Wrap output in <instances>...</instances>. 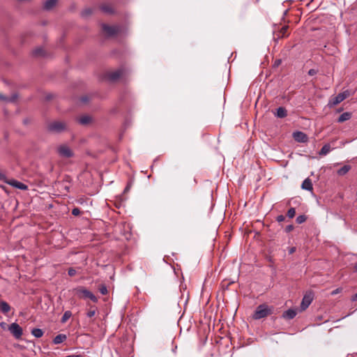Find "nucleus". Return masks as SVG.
<instances>
[{"instance_id": "1", "label": "nucleus", "mask_w": 357, "mask_h": 357, "mask_svg": "<svg viewBox=\"0 0 357 357\" xmlns=\"http://www.w3.org/2000/svg\"><path fill=\"white\" fill-rule=\"evenodd\" d=\"M353 93H354L351 92L349 90H345L343 92L340 93L336 96L332 97L328 101V106L329 107H333L342 102L344 100L349 97Z\"/></svg>"}, {"instance_id": "2", "label": "nucleus", "mask_w": 357, "mask_h": 357, "mask_svg": "<svg viewBox=\"0 0 357 357\" xmlns=\"http://www.w3.org/2000/svg\"><path fill=\"white\" fill-rule=\"evenodd\" d=\"M67 128V126L65 122L63 121H53L48 124L47 130L48 131L54 133H60Z\"/></svg>"}, {"instance_id": "3", "label": "nucleus", "mask_w": 357, "mask_h": 357, "mask_svg": "<svg viewBox=\"0 0 357 357\" xmlns=\"http://www.w3.org/2000/svg\"><path fill=\"white\" fill-rule=\"evenodd\" d=\"M271 313V309L266 305H259L255 310L252 317L255 319H260L266 317Z\"/></svg>"}, {"instance_id": "4", "label": "nucleus", "mask_w": 357, "mask_h": 357, "mask_svg": "<svg viewBox=\"0 0 357 357\" xmlns=\"http://www.w3.org/2000/svg\"><path fill=\"white\" fill-rule=\"evenodd\" d=\"M75 291L77 296L82 298H89L94 303L98 302V298L92 292L85 288L78 287L75 289Z\"/></svg>"}, {"instance_id": "5", "label": "nucleus", "mask_w": 357, "mask_h": 357, "mask_svg": "<svg viewBox=\"0 0 357 357\" xmlns=\"http://www.w3.org/2000/svg\"><path fill=\"white\" fill-rule=\"evenodd\" d=\"M57 152L62 158H69L73 156V152L66 144H61L57 147Z\"/></svg>"}, {"instance_id": "6", "label": "nucleus", "mask_w": 357, "mask_h": 357, "mask_svg": "<svg viewBox=\"0 0 357 357\" xmlns=\"http://www.w3.org/2000/svg\"><path fill=\"white\" fill-rule=\"evenodd\" d=\"M8 331L15 337V339L21 338L23 334L22 327L17 323H12L8 326Z\"/></svg>"}, {"instance_id": "7", "label": "nucleus", "mask_w": 357, "mask_h": 357, "mask_svg": "<svg viewBox=\"0 0 357 357\" xmlns=\"http://www.w3.org/2000/svg\"><path fill=\"white\" fill-rule=\"evenodd\" d=\"M313 300V294L312 293L310 292L308 294H306L304 295L301 304V308L303 310H305L307 309L309 305L311 304Z\"/></svg>"}, {"instance_id": "8", "label": "nucleus", "mask_w": 357, "mask_h": 357, "mask_svg": "<svg viewBox=\"0 0 357 357\" xmlns=\"http://www.w3.org/2000/svg\"><path fill=\"white\" fill-rule=\"evenodd\" d=\"M126 72V69L124 68H120L118 70L109 73L108 74V78L110 81H116L119 78L121 77Z\"/></svg>"}, {"instance_id": "9", "label": "nucleus", "mask_w": 357, "mask_h": 357, "mask_svg": "<svg viewBox=\"0 0 357 357\" xmlns=\"http://www.w3.org/2000/svg\"><path fill=\"white\" fill-rule=\"evenodd\" d=\"M102 30L109 36L116 34L119 31V27L117 26H109L107 24H102Z\"/></svg>"}, {"instance_id": "10", "label": "nucleus", "mask_w": 357, "mask_h": 357, "mask_svg": "<svg viewBox=\"0 0 357 357\" xmlns=\"http://www.w3.org/2000/svg\"><path fill=\"white\" fill-rule=\"evenodd\" d=\"M6 182L8 185L20 190H26L28 189V186L26 185L15 179H11Z\"/></svg>"}, {"instance_id": "11", "label": "nucleus", "mask_w": 357, "mask_h": 357, "mask_svg": "<svg viewBox=\"0 0 357 357\" xmlns=\"http://www.w3.org/2000/svg\"><path fill=\"white\" fill-rule=\"evenodd\" d=\"M294 139L298 142H305L307 141V136L301 131H296L293 133Z\"/></svg>"}, {"instance_id": "12", "label": "nucleus", "mask_w": 357, "mask_h": 357, "mask_svg": "<svg viewBox=\"0 0 357 357\" xmlns=\"http://www.w3.org/2000/svg\"><path fill=\"white\" fill-rule=\"evenodd\" d=\"M297 314V312L294 309H289L284 312L283 317L287 319H294Z\"/></svg>"}, {"instance_id": "13", "label": "nucleus", "mask_w": 357, "mask_h": 357, "mask_svg": "<svg viewBox=\"0 0 357 357\" xmlns=\"http://www.w3.org/2000/svg\"><path fill=\"white\" fill-rule=\"evenodd\" d=\"M301 188L303 190H305L307 191H312L313 188H312V183L311 180L308 178H305L302 183Z\"/></svg>"}, {"instance_id": "14", "label": "nucleus", "mask_w": 357, "mask_h": 357, "mask_svg": "<svg viewBox=\"0 0 357 357\" xmlns=\"http://www.w3.org/2000/svg\"><path fill=\"white\" fill-rule=\"evenodd\" d=\"M334 148H331L330 144H326L323 146L319 152V155H326Z\"/></svg>"}, {"instance_id": "15", "label": "nucleus", "mask_w": 357, "mask_h": 357, "mask_svg": "<svg viewBox=\"0 0 357 357\" xmlns=\"http://www.w3.org/2000/svg\"><path fill=\"white\" fill-rule=\"evenodd\" d=\"M57 0H47L43 5L44 9L47 10H51L56 4Z\"/></svg>"}, {"instance_id": "16", "label": "nucleus", "mask_w": 357, "mask_h": 357, "mask_svg": "<svg viewBox=\"0 0 357 357\" xmlns=\"http://www.w3.org/2000/svg\"><path fill=\"white\" fill-rule=\"evenodd\" d=\"M67 339V336L65 334H59L53 340L54 344H59L62 343Z\"/></svg>"}, {"instance_id": "17", "label": "nucleus", "mask_w": 357, "mask_h": 357, "mask_svg": "<svg viewBox=\"0 0 357 357\" xmlns=\"http://www.w3.org/2000/svg\"><path fill=\"white\" fill-rule=\"evenodd\" d=\"M10 310V305L6 301H0V310L2 313H8Z\"/></svg>"}, {"instance_id": "18", "label": "nucleus", "mask_w": 357, "mask_h": 357, "mask_svg": "<svg viewBox=\"0 0 357 357\" xmlns=\"http://www.w3.org/2000/svg\"><path fill=\"white\" fill-rule=\"evenodd\" d=\"M17 98V95L16 93L13 94L10 97L4 96L1 94H0V99L8 102H13L16 100Z\"/></svg>"}, {"instance_id": "19", "label": "nucleus", "mask_w": 357, "mask_h": 357, "mask_svg": "<svg viewBox=\"0 0 357 357\" xmlns=\"http://www.w3.org/2000/svg\"><path fill=\"white\" fill-rule=\"evenodd\" d=\"M277 117L278 118H284L287 115V109L283 107H279L277 109L276 114Z\"/></svg>"}, {"instance_id": "20", "label": "nucleus", "mask_w": 357, "mask_h": 357, "mask_svg": "<svg viewBox=\"0 0 357 357\" xmlns=\"http://www.w3.org/2000/svg\"><path fill=\"white\" fill-rule=\"evenodd\" d=\"M351 117V113H349V112H344L343 114H342L339 116V118L337 119V122L338 123H342V122H344L345 121H347V120L350 119Z\"/></svg>"}, {"instance_id": "21", "label": "nucleus", "mask_w": 357, "mask_h": 357, "mask_svg": "<svg viewBox=\"0 0 357 357\" xmlns=\"http://www.w3.org/2000/svg\"><path fill=\"white\" fill-rule=\"evenodd\" d=\"M351 169V166L346 165L337 170V174L339 176L345 175Z\"/></svg>"}, {"instance_id": "22", "label": "nucleus", "mask_w": 357, "mask_h": 357, "mask_svg": "<svg viewBox=\"0 0 357 357\" xmlns=\"http://www.w3.org/2000/svg\"><path fill=\"white\" fill-rule=\"evenodd\" d=\"M72 316V313L70 311L68 310V311H66L62 317H61V323H66L68 319H69L70 318V317Z\"/></svg>"}, {"instance_id": "23", "label": "nucleus", "mask_w": 357, "mask_h": 357, "mask_svg": "<svg viewBox=\"0 0 357 357\" xmlns=\"http://www.w3.org/2000/svg\"><path fill=\"white\" fill-rule=\"evenodd\" d=\"M78 121L82 125H86L91 121V117L89 116H83L79 119Z\"/></svg>"}, {"instance_id": "24", "label": "nucleus", "mask_w": 357, "mask_h": 357, "mask_svg": "<svg viewBox=\"0 0 357 357\" xmlns=\"http://www.w3.org/2000/svg\"><path fill=\"white\" fill-rule=\"evenodd\" d=\"M31 334L36 337H40L43 335V331L40 328H33L31 331Z\"/></svg>"}, {"instance_id": "25", "label": "nucleus", "mask_w": 357, "mask_h": 357, "mask_svg": "<svg viewBox=\"0 0 357 357\" xmlns=\"http://www.w3.org/2000/svg\"><path fill=\"white\" fill-rule=\"evenodd\" d=\"M101 10L106 13H112L113 10L109 5H104L101 6Z\"/></svg>"}, {"instance_id": "26", "label": "nucleus", "mask_w": 357, "mask_h": 357, "mask_svg": "<svg viewBox=\"0 0 357 357\" xmlns=\"http://www.w3.org/2000/svg\"><path fill=\"white\" fill-rule=\"evenodd\" d=\"M33 54L35 56H42L44 54V50L42 47H38L33 51Z\"/></svg>"}, {"instance_id": "27", "label": "nucleus", "mask_w": 357, "mask_h": 357, "mask_svg": "<svg viewBox=\"0 0 357 357\" xmlns=\"http://www.w3.org/2000/svg\"><path fill=\"white\" fill-rule=\"evenodd\" d=\"M307 220V217L305 215H298L296 219V221L298 224H302L303 222H304L305 220Z\"/></svg>"}, {"instance_id": "28", "label": "nucleus", "mask_w": 357, "mask_h": 357, "mask_svg": "<svg viewBox=\"0 0 357 357\" xmlns=\"http://www.w3.org/2000/svg\"><path fill=\"white\" fill-rule=\"evenodd\" d=\"M296 210L294 208H290L287 211V216L289 218H293L295 216Z\"/></svg>"}, {"instance_id": "29", "label": "nucleus", "mask_w": 357, "mask_h": 357, "mask_svg": "<svg viewBox=\"0 0 357 357\" xmlns=\"http://www.w3.org/2000/svg\"><path fill=\"white\" fill-rule=\"evenodd\" d=\"M91 13H92L91 9L87 8V9H85L84 10L82 11V15L83 17H86L89 16Z\"/></svg>"}, {"instance_id": "30", "label": "nucleus", "mask_w": 357, "mask_h": 357, "mask_svg": "<svg viewBox=\"0 0 357 357\" xmlns=\"http://www.w3.org/2000/svg\"><path fill=\"white\" fill-rule=\"evenodd\" d=\"M80 210L79 208H74L73 210H72V214L75 216H77V215H79L80 214Z\"/></svg>"}, {"instance_id": "31", "label": "nucleus", "mask_w": 357, "mask_h": 357, "mask_svg": "<svg viewBox=\"0 0 357 357\" xmlns=\"http://www.w3.org/2000/svg\"><path fill=\"white\" fill-rule=\"evenodd\" d=\"M100 292L102 294V295H105L107 294V287L103 285L100 288Z\"/></svg>"}, {"instance_id": "32", "label": "nucleus", "mask_w": 357, "mask_h": 357, "mask_svg": "<svg viewBox=\"0 0 357 357\" xmlns=\"http://www.w3.org/2000/svg\"><path fill=\"white\" fill-rule=\"evenodd\" d=\"M76 273H77L76 270L73 268H69L68 271V274L70 276H74L76 274Z\"/></svg>"}, {"instance_id": "33", "label": "nucleus", "mask_w": 357, "mask_h": 357, "mask_svg": "<svg viewBox=\"0 0 357 357\" xmlns=\"http://www.w3.org/2000/svg\"><path fill=\"white\" fill-rule=\"evenodd\" d=\"M96 314V310H90L87 312L86 316L88 317H92Z\"/></svg>"}, {"instance_id": "34", "label": "nucleus", "mask_w": 357, "mask_h": 357, "mask_svg": "<svg viewBox=\"0 0 357 357\" xmlns=\"http://www.w3.org/2000/svg\"><path fill=\"white\" fill-rule=\"evenodd\" d=\"M342 288H337L331 291V295H333V296L336 295V294L340 293L342 291Z\"/></svg>"}, {"instance_id": "35", "label": "nucleus", "mask_w": 357, "mask_h": 357, "mask_svg": "<svg viewBox=\"0 0 357 357\" xmlns=\"http://www.w3.org/2000/svg\"><path fill=\"white\" fill-rule=\"evenodd\" d=\"M285 220V217L283 215H280L276 218V220L278 222H283Z\"/></svg>"}, {"instance_id": "36", "label": "nucleus", "mask_w": 357, "mask_h": 357, "mask_svg": "<svg viewBox=\"0 0 357 357\" xmlns=\"http://www.w3.org/2000/svg\"><path fill=\"white\" fill-rule=\"evenodd\" d=\"M294 229V226L292 225H287L285 228L287 232H289L292 231Z\"/></svg>"}, {"instance_id": "37", "label": "nucleus", "mask_w": 357, "mask_h": 357, "mask_svg": "<svg viewBox=\"0 0 357 357\" xmlns=\"http://www.w3.org/2000/svg\"><path fill=\"white\" fill-rule=\"evenodd\" d=\"M317 73V70H314V69H310L309 71H308V75H310V76H313L315 74Z\"/></svg>"}, {"instance_id": "38", "label": "nucleus", "mask_w": 357, "mask_h": 357, "mask_svg": "<svg viewBox=\"0 0 357 357\" xmlns=\"http://www.w3.org/2000/svg\"><path fill=\"white\" fill-rule=\"evenodd\" d=\"M6 178V175L0 171V181H4Z\"/></svg>"}, {"instance_id": "39", "label": "nucleus", "mask_w": 357, "mask_h": 357, "mask_svg": "<svg viewBox=\"0 0 357 357\" xmlns=\"http://www.w3.org/2000/svg\"><path fill=\"white\" fill-rule=\"evenodd\" d=\"M295 250H296V248L294 247H293V248H290L289 252V254H292V253H294L295 252Z\"/></svg>"}, {"instance_id": "40", "label": "nucleus", "mask_w": 357, "mask_h": 357, "mask_svg": "<svg viewBox=\"0 0 357 357\" xmlns=\"http://www.w3.org/2000/svg\"><path fill=\"white\" fill-rule=\"evenodd\" d=\"M351 300L353 301H357V293L352 296Z\"/></svg>"}, {"instance_id": "41", "label": "nucleus", "mask_w": 357, "mask_h": 357, "mask_svg": "<svg viewBox=\"0 0 357 357\" xmlns=\"http://www.w3.org/2000/svg\"><path fill=\"white\" fill-rule=\"evenodd\" d=\"M81 100H82V102H87V101H88V98H87V97H83V98H82V99H81Z\"/></svg>"}, {"instance_id": "42", "label": "nucleus", "mask_w": 357, "mask_h": 357, "mask_svg": "<svg viewBox=\"0 0 357 357\" xmlns=\"http://www.w3.org/2000/svg\"><path fill=\"white\" fill-rule=\"evenodd\" d=\"M129 188H130V186L129 185H127L124 190L125 192H127L129 190Z\"/></svg>"}, {"instance_id": "43", "label": "nucleus", "mask_w": 357, "mask_h": 357, "mask_svg": "<svg viewBox=\"0 0 357 357\" xmlns=\"http://www.w3.org/2000/svg\"><path fill=\"white\" fill-rule=\"evenodd\" d=\"M355 270L357 271V264L355 266Z\"/></svg>"}, {"instance_id": "44", "label": "nucleus", "mask_w": 357, "mask_h": 357, "mask_svg": "<svg viewBox=\"0 0 357 357\" xmlns=\"http://www.w3.org/2000/svg\"><path fill=\"white\" fill-rule=\"evenodd\" d=\"M280 62V60L277 61V64H279Z\"/></svg>"}, {"instance_id": "45", "label": "nucleus", "mask_w": 357, "mask_h": 357, "mask_svg": "<svg viewBox=\"0 0 357 357\" xmlns=\"http://www.w3.org/2000/svg\"><path fill=\"white\" fill-rule=\"evenodd\" d=\"M287 29V27L283 28V31H285Z\"/></svg>"}, {"instance_id": "46", "label": "nucleus", "mask_w": 357, "mask_h": 357, "mask_svg": "<svg viewBox=\"0 0 357 357\" xmlns=\"http://www.w3.org/2000/svg\"><path fill=\"white\" fill-rule=\"evenodd\" d=\"M287 29V27L283 28V31H285Z\"/></svg>"}]
</instances>
